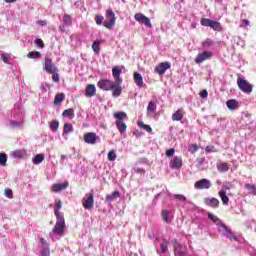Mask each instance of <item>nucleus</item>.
I'll return each mask as SVG.
<instances>
[{"instance_id": "obj_58", "label": "nucleus", "mask_w": 256, "mask_h": 256, "mask_svg": "<svg viewBox=\"0 0 256 256\" xmlns=\"http://www.w3.org/2000/svg\"><path fill=\"white\" fill-rule=\"evenodd\" d=\"M205 151L206 153H213V151H215V146H206Z\"/></svg>"}, {"instance_id": "obj_32", "label": "nucleus", "mask_w": 256, "mask_h": 256, "mask_svg": "<svg viewBox=\"0 0 256 256\" xmlns=\"http://www.w3.org/2000/svg\"><path fill=\"white\" fill-rule=\"evenodd\" d=\"M62 117H68L69 119H73V117H75V110H73V108L64 110L62 113Z\"/></svg>"}, {"instance_id": "obj_13", "label": "nucleus", "mask_w": 256, "mask_h": 256, "mask_svg": "<svg viewBox=\"0 0 256 256\" xmlns=\"http://www.w3.org/2000/svg\"><path fill=\"white\" fill-rule=\"evenodd\" d=\"M71 25H73V18L69 14H64L63 24L59 26V31H61V33H65V28L71 27Z\"/></svg>"}, {"instance_id": "obj_17", "label": "nucleus", "mask_w": 256, "mask_h": 256, "mask_svg": "<svg viewBox=\"0 0 256 256\" xmlns=\"http://www.w3.org/2000/svg\"><path fill=\"white\" fill-rule=\"evenodd\" d=\"M157 113V100H151L147 106V116L155 117Z\"/></svg>"}, {"instance_id": "obj_36", "label": "nucleus", "mask_w": 256, "mask_h": 256, "mask_svg": "<svg viewBox=\"0 0 256 256\" xmlns=\"http://www.w3.org/2000/svg\"><path fill=\"white\" fill-rule=\"evenodd\" d=\"M183 119V112L181 110H177L172 114V120L181 121Z\"/></svg>"}, {"instance_id": "obj_23", "label": "nucleus", "mask_w": 256, "mask_h": 256, "mask_svg": "<svg viewBox=\"0 0 256 256\" xmlns=\"http://www.w3.org/2000/svg\"><path fill=\"white\" fill-rule=\"evenodd\" d=\"M27 155V151L25 149L14 150L11 152V157L14 159H23Z\"/></svg>"}, {"instance_id": "obj_14", "label": "nucleus", "mask_w": 256, "mask_h": 256, "mask_svg": "<svg viewBox=\"0 0 256 256\" xmlns=\"http://www.w3.org/2000/svg\"><path fill=\"white\" fill-rule=\"evenodd\" d=\"M94 203H95V199L93 198V193L90 192L85 195L82 205L84 209H91Z\"/></svg>"}, {"instance_id": "obj_9", "label": "nucleus", "mask_w": 256, "mask_h": 256, "mask_svg": "<svg viewBox=\"0 0 256 256\" xmlns=\"http://www.w3.org/2000/svg\"><path fill=\"white\" fill-rule=\"evenodd\" d=\"M134 19L135 21H137L138 23H141V25H145V27H148L149 29L153 27V24H151V19L145 16L143 13H136L134 15Z\"/></svg>"}, {"instance_id": "obj_19", "label": "nucleus", "mask_w": 256, "mask_h": 256, "mask_svg": "<svg viewBox=\"0 0 256 256\" xmlns=\"http://www.w3.org/2000/svg\"><path fill=\"white\" fill-rule=\"evenodd\" d=\"M183 167V159L178 156H174V158L170 161V169H181Z\"/></svg>"}, {"instance_id": "obj_8", "label": "nucleus", "mask_w": 256, "mask_h": 256, "mask_svg": "<svg viewBox=\"0 0 256 256\" xmlns=\"http://www.w3.org/2000/svg\"><path fill=\"white\" fill-rule=\"evenodd\" d=\"M200 23L203 27H211V29H213L214 31L221 30V23H219L218 21L203 18Z\"/></svg>"}, {"instance_id": "obj_34", "label": "nucleus", "mask_w": 256, "mask_h": 256, "mask_svg": "<svg viewBox=\"0 0 256 256\" xmlns=\"http://www.w3.org/2000/svg\"><path fill=\"white\" fill-rule=\"evenodd\" d=\"M244 188H245L251 195H256V186H255V184L246 183V184L244 185Z\"/></svg>"}, {"instance_id": "obj_24", "label": "nucleus", "mask_w": 256, "mask_h": 256, "mask_svg": "<svg viewBox=\"0 0 256 256\" xmlns=\"http://www.w3.org/2000/svg\"><path fill=\"white\" fill-rule=\"evenodd\" d=\"M205 205L208 207H212L213 209H216V207H219V199L217 198H206L205 199Z\"/></svg>"}, {"instance_id": "obj_61", "label": "nucleus", "mask_w": 256, "mask_h": 256, "mask_svg": "<svg viewBox=\"0 0 256 256\" xmlns=\"http://www.w3.org/2000/svg\"><path fill=\"white\" fill-rule=\"evenodd\" d=\"M199 147L197 146V144H192L191 145V150H192V153H195L196 151H198Z\"/></svg>"}, {"instance_id": "obj_38", "label": "nucleus", "mask_w": 256, "mask_h": 256, "mask_svg": "<svg viewBox=\"0 0 256 256\" xmlns=\"http://www.w3.org/2000/svg\"><path fill=\"white\" fill-rule=\"evenodd\" d=\"M10 127L12 129H19V127H23V120L20 121H15V120H11L10 121Z\"/></svg>"}, {"instance_id": "obj_11", "label": "nucleus", "mask_w": 256, "mask_h": 256, "mask_svg": "<svg viewBox=\"0 0 256 256\" xmlns=\"http://www.w3.org/2000/svg\"><path fill=\"white\" fill-rule=\"evenodd\" d=\"M211 57H213V52L203 51L196 56L194 62L196 63V65H201V63H203L204 61H208V59H211Z\"/></svg>"}, {"instance_id": "obj_1", "label": "nucleus", "mask_w": 256, "mask_h": 256, "mask_svg": "<svg viewBox=\"0 0 256 256\" xmlns=\"http://www.w3.org/2000/svg\"><path fill=\"white\" fill-rule=\"evenodd\" d=\"M63 207V202L58 200L55 204L54 215L56 216V223L52 232H50L49 236L53 237V235H58L59 237H63V233H65V216L63 213L59 212V210Z\"/></svg>"}, {"instance_id": "obj_44", "label": "nucleus", "mask_w": 256, "mask_h": 256, "mask_svg": "<svg viewBox=\"0 0 256 256\" xmlns=\"http://www.w3.org/2000/svg\"><path fill=\"white\" fill-rule=\"evenodd\" d=\"M50 129L55 133L59 129V121L57 120L52 121L50 123Z\"/></svg>"}, {"instance_id": "obj_54", "label": "nucleus", "mask_w": 256, "mask_h": 256, "mask_svg": "<svg viewBox=\"0 0 256 256\" xmlns=\"http://www.w3.org/2000/svg\"><path fill=\"white\" fill-rule=\"evenodd\" d=\"M35 44H36L38 47H41V48L45 47V43H43V40H41V38H37V39L35 40Z\"/></svg>"}, {"instance_id": "obj_56", "label": "nucleus", "mask_w": 256, "mask_h": 256, "mask_svg": "<svg viewBox=\"0 0 256 256\" xmlns=\"http://www.w3.org/2000/svg\"><path fill=\"white\" fill-rule=\"evenodd\" d=\"M173 155H175V149L174 148H170L169 150L166 151V156L167 157H173Z\"/></svg>"}, {"instance_id": "obj_28", "label": "nucleus", "mask_w": 256, "mask_h": 256, "mask_svg": "<svg viewBox=\"0 0 256 256\" xmlns=\"http://www.w3.org/2000/svg\"><path fill=\"white\" fill-rule=\"evenodd\" d=\"M219 197H220L223 205H229V196H227V191L221 190L219 192Z\"/></svg>"}, {"instance_id": "obj_5", "label": "nucleus", "mask_w": 256, "mask_h": 256, "mask_svg": "<svg viewBox=\"0 0 256 256\" xmlns=\"http://www.w3.org/2000/svg\"><path fill=\"white\" fill-rule=\"evenodd\" d=\"M43 71H46V73H59V69L53 64V59L49 56L45 57Z\"/></svg>"}, {"instance_id": "obj_57", "label": "nucleus", "mask_w": 256, "mask_h": 256, "mask_svg": "<svg viewBox=\"0 0 256 256\" xmlns=\"http://www.w3.org/2000/svg\"><path fill=\"white\" fill-rule=\"evenodd\" d=\"M208 96H209V92H207V90H202V91L200 92V97H201L202 99H207Z\"/></svg>"}, {"instance_id": "obj_10", "label": "nucleus", "mask_w": 256, "mask_h": 256, "mask_svg": "<svg viewBox=\"0 0 256 256\" xmlns=\"http://www.w3.org/2000/svg\"><path fill=\"white\" fill-rule=\"evenodd\" d=\"M172 245L176 256H189V254H187V247L179 244L177 240H172Z\"/></svg>"}, {"instance_id": "obj_15", "label": "nucleus", "mask_w": 256, "mask_h": 256, "mask_svg": "<svg viewBox=\"0 0 256 256\" xmlns=\"http://www.w3.org/2000/svg\"><path fill=\"white\" fill-rule=\"evenodd\" d=\"M167 69H171V63L162 62L155 67V73H157L158 75H165Z\"/></svg>"}, {"instance_id": "obj_37", "label": "nucleus", "mask_w": 256, "mask_h": 256, "mask_svg": "<svg viewBox=\"0 0 256 256\" xmlns=\"http://www.w3.org/2000/svg\"><path fill=\"white\" fill-rule=\"evenodd\" d=\"M101 45V42L99 40H96L92 44V49L96 55H99L101 48L99 47Z\"/></svg>"}, {"instance_id": "obj_20", "label": "nucleus", "mask_w": 256, "mask_h": 256, "mask_svg": "<svg viewBox=\"0 0 256 256\" xmlns=\"http://www.w3.org/2000/svg\"><path fill=\"white\" fill-rule=\"evenodd\" d=\"M121 85H123V82H114L113 88L110 89V91H112V96L120 97L121 93H123Z\"/></svg>"}, {"instance_id": "obj_30", "label": "nucleus", "mask_w": 256, "mask_h": 256, "mask_svg": "<svg viewBox=\"0 0 256 256\" xmlns=\"http://www.w3.org/2000/svg\"><path fill=\"white\" fill-rule=\"evenodd\" d=\"M63 101H65V94L59 93L54 98V105H61V103H63Z\"/></svg>"}, {"instance_id": "obj_64", "label": "nucleus", "mask_w": 256, "mask_h": 256, "mask_svg": "<svg viewBox=\"0 0 256 256\" xmlns=\"http://www.w3.org/2000/svg\"><path fill=\"white\" fill-rule=\"evenodd\" d=\"M67 159V155H61V161L60 163H63Z\"/></svg>"}, {"instance_id": "obj_29", "label": "nucleus", "mask_w": 256, "mask_h": 256, "mask_svg": "<svg viewBox=\"0 0 256 256\" xmlns=\"http://www.w3.org/2000/svg\"><path fill=\"white\" fill-rule=\"evenodd\" d=\"M45 160V155L43 154H37L33 159H32V163L34 165H40V163H43V161Z\"/></svg>"}, {"instance_id": "obj_16", "label": "nucleus", "mask_w": 256, "mask_h": 256, "mask_svg": "<svg viewBox=\"0 0 256 256\" xmlns=\"http://www.w3.org/2000/svg\"><path fill=\"white\" fill-rule=\"evenodd\" d=\"M195 189H211V181L207 178H203L201 180H198L195 185H194Z\"/></svg>"}, {"instance_id": "obj_33", "label": "nucleus", "mask_w": 256, "mask_h": 256, "mask_svg": "<svg viewBox=\"0 0 256 256\" xmlns=\"http://www.w3.org/2000/svg\"><path fill=\"white\" fill-rule=\"evenodd\" d=\"M169 197H173L176 201H180V203H185L187 201V197L183 194H169Z\"/></svg>"}, {"instance_id": "obj_59", "label": "nucleus", "mask_w": 256, "mask_h": 256, "mask_svg": "<svg viewBox=\"0 0 256 256\" xmlns=\"http://www.w3.org/2000/svg\"><path fill=\"white\" fill-rule=\"evenodd\" d=\"M249 20H241L240 27H248Z\"/></svg>"}, {"instance_id": "obj_60", "label": "nucleus", "mask_w": 256, "mask_h": 256, "mask_svg": "<svg viewBox=\"0 0 256 256\" xmlns=\"http://www.w3.org/2000/svg\"><path fill=\"white\" fill-rule=\"evenodd\" d=\"M224 188H226V189H233V184H231V182H226L224 184Z\"/></svg>"}, {"instance_id": "obj_48", "label": "nucleus", "mask_w": 256, "mask_h": 256, "mask_svg": "<svg viewBox=\"0 0 256 256\" xmlns=\"http://www.w3.org/2000/svg\"><path fill=\"white\" fill-rule=\"evenodd\" d=\"M5 197H8V199H13V190L6 188L4 190Z\"/></svg>"}, {"instance_id": "obj_47", "label": "nucleus", "mask_w": 256, "mask_h": 256, "mask_svg": "<svg viewBox=\"0 0 256 256\" xmlns=\"http://www.w3.org/2000/svg\"><path fill=\"white\" fill-rule=\"evenodd\" d=\"M115 159H117V153H115V150L108 152V161H115Z\"/></svg>"}, {"instance_id": "obj_25", "label": "nucleus", "mask_w": 256, "mask_h": 256, "mask_svg": "<svg viewBox=\"0 0 256 256\" xmlns=\"http://www.w3.org/2000/svg\"><path fill=\"white\" fill-rule=\"evenodd\" d=\"M96 91H97V88L95 87V85L94 84H89L86 87L85 96L86 97H95Z\"/></svg>"}, {"instance_id": "obj_21", "label": "nucleus", "mask_w": 256, "mask_h": 256, "mask_svg": "<svg viewBox=\"0 0 256 256\" xmlns=\"http://www.w3.org/2000/svg\"><path fill=\"white\" fill-rule=\"evenodd\" d=\"M122 73H123V71L117 67L112 69V75L114 77V82L123 83V79L121 78Z\"/></svg>"}, {"instance_id": "obj_42", "label": "nucleus", "mask_w": 256, "mask_h": 256, "mask_svg": "<svg viewBox=\"0 0 256 256\" xmlns=\"http://www.w3.org/2000/svg\"><path fill=\"white\" fill-rule=\"evenodd\" d=\"M29 59H39L41 57V52L39 51H32L27 54Z\"/></svg>"}, {"instance_id": "obj_50", "label": "nucleus", "mask_w": 256, "mask_h": 256, "mask_svg": "<svg viewBox=\"0 0 256 256\" xmlns=\"http://www.w3.org/2000/svg\"><path fill=\"white\" fill-rule=\"evenodd\" d=\"M104 19H105V18H104L103 16L97 15V16L95 17L96 24H97V25H103Z\"/></svg>"}, {"instance_id": "obj_63", "label": "nucleus", "mask_w": 256, "mask_h": 256, "mask_svg": "<svg viewBox=\"0 0 256 256\" xmlns=\"http://www.w3.org/2000/svg\"><path fill=\"white\" fill-rule=\"evenodd\" d=\"M198 165H203V163H205V158H198Z\"/></svg>"}, {"instance_id": "obj_51", "label": "nucleus", "mask_w": 256, "mask_h": 256, "mask_svg": "<svg viewBox=\"0 0 256 256\" xmlns=\"http://www.w3.org/2000/svg\"><path fill=\"white\" fill-rule=\"evenodd\" d=\"M48 89H49V85L47 83H42L40 85V90L42 91V93H47Z\"/></svg>"}, {"instance_id": "obj_31", "label": "nucleus", "mask_w": 256, "mask_h": 256, "mask_svg": "<svg viewBox=\"0 0 256 256\" xmlns=\"http://www.w3.org/2000/svg\"><path fill=\"white\" fill-rule=\"evenodd\" d=\"M69 133H73V124L71 123H66L64 124V130H63V137H65V135H69Z\"/></svg>"}, {"instance_id": "obj_35", "label": "nucleus", "mask_w": 256, "mask_h": 256, "mask_svg": "<svg viewBox=\"0 0 256 256\" xmlns=\"http://www.w3.org/2000/svg\"><path fill=\"white\" fill-rule=\"evenodd\" d=\"M120 195L119 191H114L112 194L106 196V201H115V199H119Z\"/></svg>"}, {"instance_id": "obj_3", "label": "nucleus", "mask_w": 256, "mask_h": 256, "mask_svg": "<svg viewBox=\"0 0 256 256\" xmlns=\"http://www.w3.org/2000/svg\"><path fill=\"white\" fill-rule=\"evenodd\" d=\"M237 85L242 93H246V95L253 93V85L245 80V78L238 77Z\"/></svg>"}, {"instance_id": "obj_18", "label": "nucleus", "mask_w": 256, "mask_h": 256, "mask_svg": "<svg viewBox=\"0 0 256 256\" xmlns=\"http://www.w3.org/2000/svg\"><path fill=\"white\" fill-rule=\"evenodd\" d=\"M97 139H99V136L94 132H88L84 135V141L88 145H95V143H97Z\"/></svg>"}, {"instance_id": "obj_45", "label": "nucleus", "mask_w": 256, "mask_h": 256, "mask_svg": "<svg viewBox=\"0 0 256 256\" xmlns=\"http://www.w3.org/2000/svg\"><path fill=\"white\" fill-rule=\"evenodd\" d=\"M1 61H3V63H9V59H11V54L9 53H2L0 56Z\"/></svg>"}, {"instance_id": "obj_40", "label": "nucleus", "mask_w": 256, "mask_h": 256, "mask_svg": "<svg viewBox=\"0 0 256 256\" xmlns=\"http://www.w3.org/2000/svg\"><path fill=\"white\" fill-rule=\"evenodd\" d=\"M160 248L162 253H167V251L169 250V241L162 240V242L160 243Z\"/></svg>"}, {"instance_id": "obj_7", "label": "nucleus", "mask_w": 256, "mask_h": 256, "mask_svg": "<svg viewBox=\"0 0 256 256\" xmlns=\"http://www.w3.org/2000/svg\"><path fill=\"white\" fill-rule=\"evenodd\" d=\"M97 87L102 91H111V89L115 87V81L109 79H102L98 81Z\"/></svg>"}, {"instance_id": "obj_26", "label": "nucleus", "mask_w": 256, "mask_h": 256, "mask_svg": "<svg viewBox=\"0 0 256 256\" xmlns=\"http://www.w3.org/2000/svg\"><path fill=\"white\" fill-rule=\"evenodd\" d=\"M226 106L230 111H235L239 109V102L235 99H231L226 102Z\"/></svg>"}, {"instance_id": "obj_27", "label": "nucleus", "mask_w": 256, "mask_h": 256, "mask_svg": "<svg viewBox=\"0 0 256 256\" xmlns=\"http://www.w3.org/2000/svg\"><path fill=\"white\" fill-rule=\"evenodd\" d=\"M134 83L137 87H143V76L139 72L134 73Z\"/></svg>"}, {"instance_id": "obj_2", "label": "nucleus", "mask_w": 256, "mask_h": 256, "mask_svg": "<svg viewBox=\"0 0 256 256\" xmlns=\"http://www.w3.org/2000/svg\"><path fill=\"white\" fill-rule=\"evenodd\" d=\"M127 118V113L125 112H116L114 113V119H116V127L119 131V133H121V135H123V133H125V131H127V124L125 123V121H123V119Z\"/></svg>"}, {"instance_id": "obj_12", "label": "nucleus", "mask_w": 256, "mask_h": 256, "mask_svg": "<svg viewBox=\"0 0 256 256\" xmlns=\"http://www.w3.org/2000/svg\"><path fill=\"white\" fill-rule=\"evenodd\" d=\"M40 243V256H51V248H49V243L44 238L39 239Z\"/></svg>"}, {"instance_id": "obj_43", "label": "nucleus", "mask_w": 256, "mask_h": 256, "mask_svg": "<svg viewBox=\"0 0 256 256\" xmlns=\"http://www.w3.org/2000/svg\"><path fill=\"white\" fill-rule=\"evenodd\" d=\"M0 165L2 167H7V154L0 153Z\"/></svg>"}, {"instance_id": "obj_52", "label": "nucleus", "mask_w": 256, "mask_h": 256, "mask_svg": "<svg viewBox=\"0 0 256 256\" xmlns=\"http://www.w3.org/2000/svg\"><path fill=\"white\" fill-rule=\"evenodd\" d=\"M212 45H213V40H211V39H207L206 41H204L202 43L203 47H211Z\"/></svg>"}, {"instance_id": "obj_22", "label": "nucleus", "mask_w": 256, "mask_h": 256, "mask_svg": "<svg viewBox=\"0 0 256 256\" xmlns=\"http://www.w3.org/2000/svg\"><path fill=\"white\" fill-rule=\"evenodd\" d=\"M69 187V182H64L61 184H54L52 185V191L53 193H59L60 191H65Z\"/></svg>"}, {"instance_id": "obj_41", "label": "nucleus", "mask_w": 256, "mask_h": 256, "mask_svg": "<svg viewBox=\"0 0 256 256\" xmlns=\"http://www.w3.org/2000/svg\"><path fill=\"white\" fill-rule=\"evenodd\" d=\"M217 169L220 173H227V171H229V166L227 163H221L217 165Z\"/></svg>"}, {"instance_id": "obj_6", "label": "nucleus", "mask_w": 256, "mask_h": 256, "mask_svg": "<svg viewBox=\"0 0 256 256\" xmlns=\"http://www.w3.org/2000/svg\"><path fill=\"white\" fill-rule=\"evenodd\" d=\"M218 231L223 235V237H226L227 239H230V241H237V236L233 234V232L225 226V224H220L218 226Z\"/></svg>"}, {"instance_id": "obj_62", "label": "nucleus", "mask_w": 256, "mask_h": 256, "mask_svg": "<svg viewBox=\"0 0 256 256\" xmlns=\"http://www.w3.org/2000/svg\"><path fill=\"white\" fill-rule=\"evenodd\" d=\"M36 23H37V25H41L42 27L47 25V21H45V20H38Z\"/></svg>"}, {"instance_id": "obj_53", "label": "nucleus", "mask_w": 256, "mask_h": 256, "mask_svg": "<svg viewBox=\"0 0 256 256\" xmlns=\"http://www.w3.org/2000/svg\"><path fill=\"white\" fill-rule=\"evenodd\" d=\"M208 219L213 221V223H217L219 221V218H217V216H215L214 214H211V213L208 214Z\"/></svg>"}, {"instance_id": "obj_55", "label": "nucleus", "mask_w": 256, "mask_h": 256, "mask_svg": "<svg viewBox=\"0 0 256 256\" xmlns=\"http://www.w3.org/2000/svg\"><path fill=\"white\" fill-rule=\"evenodd\" d=\"M134 173H138L140 175H145V169L136 167V168H134Z\"/></svg>"}, {"instance_id": "obj_39", "label": "nucleus", "mask_w": 256, "mask_h": 256, "mask_svg": "<svg viewBox=\"0 0 256 256\" xmlns=\"http://www.w3.org/2000/svg\"><path fill=\"white\" fill-rule=\"evenodd\" d=\"M161 215H162V220L164 221V223H169V216L171 215V211L162 210Z\"/></svg>"}, {"instance_id": "obj_49", "label": "nucleus", "mask_w": 256, "mask_h": 256, "mask_svg": "<svg viewBox=\"0 0 256 256\" xmlns=\"http://www.w3.org/2000/svg\"><path fill=\"white\" fill-rule=\"evenodd\" d=\"M49 75H52V79H53V81H55V83H59V73L58 72H50Z\"/></svg>"}, {"instance_id": "obj_4", "label": "nucleus", "mask_w": 256, "mask_h": 256, "mask_svg": "<svg viewBox=\"0 0 256 256\" xmlns=\"http://www.w3.org/2000/svg\"><path fill=\"white\" fill-rule=\"evenodd\" d=\"M106 15V20L103 22V25L106 27V29H113V27H115V23L117 22L115 12H113L111 9H108L106 11Z\"/></svg>"}, {"instance_id": "obj_46", "label": "nucleus", "mask_w": 256, "mask_h": 256, "mask_svg": "<svg viewBox=\"0 0 256 256\" xmlns=\"http://www.w3.org/2000/svg\"><path fill=\"white\" fill-rule=\"evenodd\" d=\"M138 125L144 129L145 131H147V133H151V131H153V128H151L149 125L143 123V122H138Z\"/></svg>"}]
</instances>
